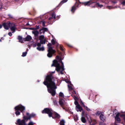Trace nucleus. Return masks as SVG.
<instances>
[{
    "label": "nucleus",
    "instance_id": "obj_1",
    "mask_svg": "<svg viewBox=\"0 0 125 125\" xmlns=\"http://www.w3.org/2000/svg\"><path fill=\"white\" fill-rule=\"evenodd\" d=\"M56 80L52 74H50L46 76L43 83V84L47 86L48 92L50 93L52 96H55L56 93L55 89L57 87L55 82Z\"/></svg>",
    "mask_w": 125,
    "mask_h": 125
},
{
    "label": "nucleus",
    "instance_id": "obj_2",
    "mask_svg": "<svg viewBox=\"0 0 125 125\" xmlns=\"http://www.w3.org/2000/svg\"><path fill=\"white\" fill-rule=\"evenodd\" d=\"M15 114L17 115H20V113L19 111L22 113L23 115V112L25 110V107L24 106L21 104L19 105L15 106Z\"/></svg>",
    "mask_w": 125,
    "mask_h": 125
},
{
    "label": "nucleus",
    "instance_id": "obj_3",
    "mask_svg": "<svg viewBox=\"0 0 125 125\" xmlns=\"http://www.w3.org/2000/svg\"><path fill=\"white\" fill-rule=\"evenodd\" d=\"M48 46V49L47 51L48 53L47 54V56L49 58L52 57L53 54L55 53L56 51L53 49L51 47V43H49L47 44Z\"/></svg>",
    "mask_w": 125,
    "mask_h": 125
},
{
    "label": "nucleus",
    "instance_id": "obj_4",
    "mask_svg": "<svg viewBox=\"0 0 125 125\" xmlns=\"http://www.w3.org/2000/svg\"><path fill=\"white\" fill-rule=\"evenodd\" d=\"M53 111L51 109L48 108H45L42 111V113L43 114H48L49 117L52 116L53 114Z\"/></svg>",
    "mask_w": 125,
    "mask_h": 125
},
{
    "label": "nucleus",
    "instance_id": "obj_5",
    "mask_svg": "<svg viewBox=\"0 0 125 125\" xmlns=\"http://www.w3.org/2000/svg\"><path fill=\"white\" fill-rule=\"evenodd\" d=\"M54 66L56 67V70L57 71L59 72L60 70L61 66H60V64L58 61L56 60L53 61V63L51 65V66Z\"/></svg>",
    "mask_w": 125,
    "mask_h": 125
},
{
    "label": "nucleus",
    "instance_id": "obj_6",
    "mask_svg": "<svg viewBox=\"0 0 125 125\" xmlns=\"http://www.w3.org/2000/svg\"><path fill=\"white\" fill-rule=\"evenodd\" d=\"M79 3L77 4V5H76V4L77 3V1H76L74 5L72 7L71 11L73 13H74L75 10H76V7H78V5L80 4H81L82 3V4H84L85 6H86V2H81L79 0Z\"/></svg>",
    "mask_w": 125,
    "mask_h": 125
},
{
    "label": "nucleus",
    "instance_id": "obj_7",
    "mask_svg": "<svg viewBox=\"0 0 125 125\" xmlns=\"http://www.w3.org/2000/svg\"><path fill=\"white\" fill-rule=\"evenodd\" d=\"M88 122L90 125H94L96 123V121H95L94 123L92 121V120L89 116L86 114V122Z\"/></svg>",
    "mask_w": 125,
    "mask_h": 125
},
{
    "label": "nucleus",
    "instance_id": "obj_8",
    "mask_svg": "<svg viewBox=\"0 0 125 125\" xmlns=\"http://www.w3.org/2000/svg\"><path fill=\"white\" fill-rule=\"evenodd\" d=\"M9 27L10 28L11 30L12 31V33H14L15 32L16 28L15 24L11 23Z\"/></svg>",
    "mask_w": 125,
    "mask_h": 125
},
{
    "label": "nucleus",
    "instance_id": "obj_9",
    "mask_svg": "<svg viewBox=\"0 0 125 125\" xmlns=\"http://www.w3.org/2000/svg\"><path fill=\"white\" fill-rule=\"evenodd\" d=\"M11 23L10 22L3 23H2V25L5 29L8 30L9 29V27H10Z\"/></svg>",
    "mask_w": 125,
    "mask_h": 125
},
{
    "label": "nucleus",
    "instance_id": "obj_10",
    "mask_svg": "<svg viewBox=\"0 0 125 125\" xmlns=\"http://www.w3.org/2000/svg\"><path fill=\"white\" fill-rule=\"evenodd\" d=\"M52 115L54 116V117L52 116L51 117L53 119L56 118L58 119H59L60 117V115L56 112H54L53 113Z\"/></svg>",
    "mask_w": 125,
    "mask_h": 125
},
{
    "label": "nucleus",
    "instance_id": "obj_11",
    "mask_svg": "<svg viewBox=\"0 0 125 125\" xmlns=\"http://www.w3.org/2000/svg\"><path fill=\"white\" fill-rule=\"evenodd\" d=\"M17 122V124L19 125H26L25 121L24 120H22L21 121L20 119H18Z\"/></svg>",
    "mask_w": 125,
    "mask_h": 125
},
{
    "label": "nucleus",
    "instance_id": "obj_12",
    "mask_svg": "<svg viewBox=\"0 0 125 125\" xmlns=\"http://www.w3.org/2000/svg\"><path fill=\"white\" fill-rule=\"evenodd\" d=\"M65 102V101L63 99H59V104L63 109H64V108L63 107V106L64 105Z\"/></svg>",
    "mask_w": 125,
    "mask_h": 125
},
{
    "label": "nucleus",
    "instance_id": "obj_13",
    "mask_svg": "<svg viewBox=\"0 0 125 125\" xmlns=\"http://www.w3.org/2000/svg\"><path fill=\"white\" fill-rule=\"evenodd\" d=\"M59 54L61 55V56H60V59L58 60H59V62L61 63V66H62L63 68V66H64L63 63L62 61V60H63V58L64 57H62V54L61 53H60Z\"/></svg>",
    "mask_w": 125,
    "mask_h": 125
},
{
    "label": "nucleus",
    "instance_id": "obj_14",
    "mask_svg": "<svg viewBox=\"0 0 125 125\" xmlns=\"http://www.w3.org/2000/svg\"><path fill=\"white\" fill-rule=\"evenodd\" d=\"M96 1V0H90L87 2H86V5L90 6L91 7V4L94 3Z\"/></svg>",
    "mask_w": 125,
    "mask_h": 125
},
{
    "label": "nucleus",
    "instance_id": "obj_15",
    "mask_svg": "<svg viewBox=\"0 0 125 125\" xmlns=\"http://www.w3.org/2000/svg\"><path fill=\"white\" fill-rule=\"evenodd\" d=\"M99 118L103 122L105 120L106 117L104 115V113L103 112L102 113V114L100 115Z\"/></svg>",
    "mask_w": 125,
    "mask_h": 125
},
{
    "label": "nucleus",
    "instance_id": "obj_16",
    "mask_svg": "<svg viewBox=\"0 0 125 125\" xmlns=\"http://www.w3.org/2000/svg\"><path fill=\"white\" fill-rule=\"evenodd\" d=\"M84 113L83 112H82V117L81 118V120L82 121L83 123H85L86 122V120L84 117L83 116Z\"/></svg>",
    "mask_w": 125,
    "mask_h": 125
},
{
    "label": "nucleus",
    "instance_id": "obj_17",
    "mask_svg": "<svg viewBox=\"0 0 125 125\" xmlns=\"http://www.w3.org/2000/svg\"><path fill=\"white\" fill-rule=\"evenodd\" d=\"M32 39L31 37L29 35H27L25 39V41H30Z\"/></svg>",
    "mask_w": 125,
    "mask_h": 125
},
{
    "label": "nucleus",
    "instance_id": "obj_18",
    "mask_svg": "<svg viewBox=\"0 0 125 125\" xmlns=\"http://www.w3.org/2000/svg\"><path fill=\"white\" fill-rule=\"evenodd\" d=\"M76 110L77 112L79 111L81 112L83 110L82 108L80 106V105H78L77 106H76Z\"/></svg>",
    "mask_w": 125,
    "mask_h": 125
},
{
    "label": "nucleus",
    "instance_id": "obj_19",
    "mask_svg": "<svg viewBox=\"0 0 125 125\" xmlns=\"http://www.w3.org/2000/svg\"><path fill=\"white\" fill-rule=\"evenodd\" d=\"M32 34L34 35V37H38L39 32L37 31H32Z\"/></svg>",
    "mask_w": 125,
    "mask_h": 125
},
{
    "label": "nucleus",
    "instance_id": "obj_20",
    "mask_svg": "<svg viewBox=\"0 0 125 125\" xmlns=\"http://www.w3.org/2000/svg\"><path fill=\"white\" fill-rule=\"evenodd\" d=\"M42 31V33L43 34H44L45 31H48V29L46 28L42 27L41 29L39 30V31Z\"/></svg>",
    "mask_w": 125,
    "mask_h": 125
},
{
    "label": "nucleus",
    "instance_id": "obj_21",
    "mask_svg": "<svg viewBox=\"0 0 125 125\" xmlns=\"http://www.w3.org/2000/svg\"><path fill=\"white\" fill-rule=\"evenodd\" d=\"M103 6V5H102L98 3H97L95 4H94V6H92L93 7H100V8H101Z\"/></svg>",
    "mask_w": 125,
    "mask_h": 125
},
{
    "label": "nucleus",
    "instance_id": "obj_22",
    "mask_svg": "<svg viewBox=\"0 0 125 125\" xmlns=\"http://www.w3.org/2000/svg\"><path fill=\"white\" fill-rule=\"evenodd\" d=\"M36 115V114H35L32 113L29 116V120H30L31 118L34 117Z\"/></svg>",
    "mask_w": 125,
    "mask_h": 125
},
{
    "label": "nucleus",
    "instance_id": "obj_23",
    "mask_svg": "<svg viewBox=\"0 0 125 125\" xmlns=\"http://www.w3.org/2000/svg\"><path fill=\"white\" fill-rule=\"evenodd\" d=\"M18 39L19 40V41L22 43L23 42V39L22 37L20 36H19L18 37Z\"/></svg>",
    "mask_w": 125,
    "mask_h": 125
},
{
    "label": "nucleus",
    "instance_id": "obj_24",
    "mask_svg": "<svg viewBox=\"0 0 125 125\" xmlns=\"http://www.w3.org/2000/svg\"><path fill=\"white\" fill-rule=\"evenodd\" d=\"M37 49L39 51H43L44 50V48L43 47H37Z\"/></svg>",
    "mask_w": 125,
    "mask_h": 125
},
{
    "label": "nucleus",
    "instance_id": "obj_25",
    "mask_svg": "<svg viewBox=\"0 0 125 125\" xmlns=\"http://www.w3.org/2000/svg\"><path fill=\"white\" fill-rule=\"evenodd\" d=\"M103 112H101L100 111H98L97 112L95 113V115L97 116H98L99 115H100Z\"/></svg>",
    "mask_w": 125,
    "mask_h": 125
},
{
    "label": "nucleus",
    "instance_id": "obj_26",
    "mask_svg": "<svg viewBox=\"0 0 125 125\" xmlns=\"http://www.w3.org/2000/svg\"><path fill=\"white\" fill-rule=\"evenodd\" d=\"M92 94H91V95H90V97H89V99H92L93 98H96V96H97L96 95H93L92 96Z\"/></svg>",
    "mask_w": 125,
    "mask_h": 125
},
{
    "label": "nucleus",
    "instance_id": "obj_27",
    "mask_svg": "<svg viewBox=\"0 0 125 125\" xmlns=\"http://www.w3.org/2000/svg\"><path fill=\"white\" fill-rule=\"evenodd\" d=\"M40 42L42 44H45L46 42V40L45 39L40 40Z\"/></svg>",
    "mask_w": 125,
    "mask_h": 125
},
{
    "label": "nucleus",
    "instance_id": "obj_28",
    "mask_svg": "<svg viewBox=\"0 0 125 125\" xmlns=\"http://www.w3.org/2000/svg\"><path fill=\"white\" fill-rule=\"evenodd\" d=\"M117 7L116 6L114 7H113L112 6H108L107 7V8L108 9H113L114 8H117Z\"/></svg>",
    "mask_w": 125,
    "mask_h": 125
},
{
    "label": "nucleus",
    "instance_id": "obj_29",
    "mask_svg": "<svg viewBox=\"0 0 125 125\" xmlns=\"http://www.w3.org/2000/svg\"><path fill=\"white\" fill-rule=\"evenodd\" d=\"M64 66H63V68L62 66H61V67H60V69H61L62 70L61 71H60V73L61 74H63V71L64 70Z\"/></svg>",
    "mask_w": 125,
    "mask_h": 125
},
{
    "label": "nucleus",
    "instance_id": "obj_30",
    "mask_svg": "<svg viewBox=\"0 0 125 125\" xmlns=\"http://www.w3.org/2000/svg\"><path fill=\"white\" fill-rule=\"evenodd\" d=\"M44 35H40L39 36V40H43L44 39Z\"/></svg>",
    "mask_w": 125,
    "mask_h": 125
},
{
    "label": "nucleus",
    "instance_id": "obj_31",
    "mask_svg": "<svg viewBox=\"0 0 125 125\" xmlns=\"http://www.w3.org/2000/svg\"><path fill=\"white\" fill-rule=\"evenodd\" d=\"M65 121L63 120H62L60 122V125H65L64 124Z\"/></svg>",
    "mask_w": 125,
    "mask_h": 125
},
{
    "label": "nucleus",
    "instance_id": "obj_32",
    "mask_svg": "<svg viewBox=\"0 0 125 125\" xmlns=\"http://www.w3.org/2000/svg\"><path fill=\"white\" fill-rule=\"evenodd\" d=\"M80 103L82 107H85V105H84V103H83V102L82 101V100H80Z\"/></svg>",
    "mask_w": 125,
    "mask_h": 125
},
{
    "label": "nucleus",
    "instance_id": "obj_33",
    "mask_svg": "<svg viewBox=\"0 0 125 125\" xmlns=\"http://www.w3.org/2000/svg\"><path fill=\"white\" fill-rule=\"evenodd\" d=\"M115 120L116 121L120 122L121 121L120 118L119 117H115Z\"/></svg>",
    "mask_w": 125,
    "mask_h": 125
},
{
    "label": "nucleus",
    "instance_id": "obj_34",
    "mask_svg": "<svg viewBox=\"0 0 125 125\" xmlns=\"http://www.w3.org/2000/svg\"><path fill=\"white\" fill-rule=\"evenodd\" d=\"M59 96L62 98L64 97V96L63 93L60 92L59 93Z\"/></svg>",
    "mask_w": 125,
    "mask_h": 125
},
{
    "label": "nucleus",
    "instance_id": "obj_35",
    "mask_svg": "<svg viewBox=\"0 0 125 125\" xmlns=\"http://www.w3.org/2000/svg\"><path fill=\"white\" fill-rule=\"evenodd\" d=\"M60 50L62 51V52L64 51V49L63 48V46L61 45H60Z\"/></svg>",
    "mask_w": 125,
    "mask_h": 125
},
{
    "label": "nucleus",
    "instance_id": "obj_36",
    "mask_svg": "<svg viewBox=\"0 0 125 125\" xmlns=\"http://www.w3.org/2000/svg\"><path fill=\"white\" fill-rule=\"evenodd\" d=\"M68 0H62L60 3V4L61 5L63 4V3L66 2Z\"/></svg>",
    "mask_w": 125,
    "mask_h": 125
},
{
    "label": "nucleus",
    "instance_id": "obj_37",
    "mask_svg": "<svg viewBox=\"0 0 125 125\" xmlns=\"http://www.w3.org/2000/svg\"><path fill=\"white\" fill-rule=\"evenodd\" d=\"M29 116L28 117H26L25 116H23V118L24 119L23 120H24V121H25V120H29Z\"/></svg>",
    "mask_w": 125,
    "mask_h": 125
},
{
    "label": "nucleus",
    "instance_id": "obj_38",
    "mask_svg": "<svg viewBox=\"0 0 125 125\" xmlns=\"http://www.w3.org/2000/svg\"><path fill=\"white\" fill-rule=\"evenodd\" d=\"M121 117H122L125 121V115L124 114H121L120 115Z\"/></svg>",
    "mask_w": 125,
    "mask_h": 125
},
{
    "label": "nucleus",
    "instance_id": "obj_39",
    "mask_svg": "<svg viewBox=\"0 0 125 125\" xmlns=\"http://www.w3.org/2000/svg\"><path fill=\"white\" fill-rule=\"evenodd\" d=\"M92 109H90V108H88L86 106V111L88 112H91L92 111Z\"/></svg>",
    "mask_w": 125,
    "mask_h": 125
},
{
    "label": "nucleus",
    "instance_id": "obj_40",
    "mask_svg": "<svg viewBox=\"0 0 125 125\" xmlns=\"http://www.w3.org/2000/svg\"><path fill=\"white\" fill-rule=\"evenodd\" d=\"M27 53V52H23L22 56L23 57L25 56L26 55Z\"/></svg>",
    "mask_w": 125,
    "mask_h": 125
},
{
    "label": "nucleus",
    "instance_id": "obj_41",
    "mask_svg": "<svg viewBox=\"0 0 125 125\" xmlns=\"http://www.w3.org/2000/svg\"><path fill=\"white\" fill-rule=\"evenodd\" d=\"M72 95L75 100H78V98L76 96L73 95Z\"/></svg>",
    "mask_w": 125,
    "mask_h": 125
},
{
    "label": "nucleus",
    "instance_id": "obj_42",
    "mask_svg": "<svg viewBox=\"0 0 125 125\" xmlns=\"http://www.w3.org/2000/svg\"><path fill=\"white\" fill-rule=\"evenodd\" d=\"M51 17L52 19H53V18L55 19V17H56V15H55V14L53 13L52 14V15Z\"/></svg>",
    "mask_w": 125,
    "mask_h": 125
},
{
    "label": "nucleus",
    "instance_id": "obj_43",
    "mask_svg": "<svg viewBox=\"0 0 125 125\" xmlns=\"http://www.w3.org/2000/svg\"><path fill=\"white\" fill-rule=\"evenodd\" d=\"M74 103L75 105H76V106H77V105H79V104L78 103V102L76 101V100H75V101Z\"/></svg>",
    "mask_w": 125,
    "mask_h": 125
},
{
    "label": "nucleus",
    "instance_id": "obj_44",
    "mask_svg": "<svg viewBox=\"0 0 125 125\" xmlns=\"http://www.w3.org/2000/svg\"><path fill=\"white\" fill-rule=\"evenodd\" d=\"M68 87L69 89L70 90H72L73 89V88L71 86L68 85Z\"/></svg>",
    "mask_w": 125,
    "mask_h": 125
},
{
    "label": "nucleus",
    "instance_id": "obj_45",
    "mask_svg": "<svg viewBox=\"0 0 125 125\" xmlns=\"http://www.w3.org/2000/svg\"><path fill=\"white\" fill-rule=\"evenodd\" d=\"M53 102L54 103V105H57V102L56 100H55L53 101Z\"/></svg>",
    "mask_w": 125,
    "mask_h": 125
},
{
    "label": "nucleus",
    "instance_id": "obj_46",
    "mask_svg": "<svg viewBox=\"0 0 125 125\" xmlns=\"http://www.w3.org/2000/svg\"><path fill=\"white\" fill-rule=\"evenodd\" d=\"M51 42L52 44L54 45L55 44V41L53 39H52L51 40Z\"/></svg>",
    "mask_w": 125,
    "mask_h": 125
},
{
    "label": "nucleus",
    "instance_id": "obj_47",
    "mask_svg": "<svg viewBox=\"0 0 125 125\" xmlns=\"http://www.w3.org/2000/svg\"><path fill=\"white\" fill-rule=\"evenodd\" d=\"M39 28V25L38 26L36 25L35 26V30H38Z\"/></svg>",
    "mask_w": 125,
    "mask_h": 125
},
{
    "label": "nucleus",
    "instance_id": "obj_48",
    "mask_svg": "<svg viewBox=\"0 0 125 125\" xmlns=\"http://www.w3.org/2000/svg\"><path fill=\"white\" fill-rule=\"evenodd\" d=\"M121 4L123 6H125V1H124L121 2Z\"/></svg>",
    "mask_w": 125,
    "mask_h": 125
},
{
    "label": "nucleus",
    "instance_id": "obj_49",
    "mask_svg": "<svg viewBox=\"0 0 125 125\" xmlns=\"http://www.w3.org/2000/svg\"><path fill=\"white\" fill-rule=\"evenodd\" d=\"M99 125H105V124L103 122H100L99 124Z\"/></svg>",
    "mask_w": 125,
    "mask_h": 125
},
{
    "label": "nucleus",
    "instance_id": "obj_50",
    "mask_svg": "<svg viewBox=\"0 0 125 125\" xmlns=\"http://www.w3.org/2000/svg\"><path fill=\"white\" fill-rule=\"evenodd\" d=\"M41 22H42V25L44 27L45 26V25L44 21H41Z\"/></svg>",
    "mask_w": 125,
    "mask_h": 125
},
{
    "label": "nucleus",
    "instance_id": "obj_51",
    "mask_svg": "<svg viewBox=\"0 0 125 125\" xmlns=\"http://www.w3.org/2000/svg\"><path fill=\"white\" fill-rule=\"evenodd\" d=\"M111 2L114 4H115L117 3V0L112 1H111Z\"/></svg>",
    "mask_w": 125,
    "mask_h": 125
},
{
    "label": "nucleus",
    "instance_id": "obj_52",
    "mask_svg": "<svg viewBox=\"0 0 125 125\" xmlns=\"http://www.w3.org/2000/svg\"><path fill=\"white\" fill-rule=\"evenodd\" d=\"M41 44H42L40 42H38L37 43V46L38 47H39L41 46Z\"/></svg>",
    "mask_w": 125,
    "mask_h": 125
},
{
    "label": "nucleus",
    "instance_id": "obj_53",
    "mask_svg": "<svg viewBox=\"0 0 125 125\" xmlns=\"http://www.w3.org/2000/svg\"><path fill=\"white\" fill-rule=\"evenodd\" d=\"M8 16H9V17L10 18H12L13 17L10 14H9L8 15Z\"/></svg>",
    "mask_w": 125,
    "mask_h": 125
},
{
    "label": "nucleus",
    "instance_id": "obj_54",
    "mask_svg": "<svg viewBox=\"0 0 125 125\" xmlns=\"http://www.w3.org/2000/svg\"><path fill=\"white\" fill-rule=\"evenodd\" d=\"M60 58V57L59 56L57 55L56 57V58L57 60H59Z\"/></svg>",
    "mask_w": 125,
    "mask_h": 125
},
{
    "label": "nucleus",
    "instance_id": "obj_55",
    "mask_svg": "<svg viewBox=\"0 0 125 125\" xmlns=\"http://www.w3.org/2000/svg\"><path fill=\"white\" fill-rule=\"evenodd\" d=\"M37 46V43H35L33 45V47H36Z\"/></svg>",
    "mask_w": 125,
    "mask_h": 125
},
{
    "label": "nucleus",
    "instance_id": "obj_56",
    "mask_svg": "<svg viewBox=\"0 0 125 125\" xmlns=\"http://www.w3.org/2000/svg\"><path fill=\"white\" fill-rule=\"evenodd\" d=\"M29 29L31 30H35V28H29Z\"/></svg>",
    "mask_w": 125,
    "mask_h": 125
},
{
    "label": "nucleus",
    "instance_id": "obj_57",
    "mask_svg": "<svg viewBox=\"0 0 125 125\" xmlns=\"http://www.w3.org/2000/svg\"><path fill=\"white\" fill-rule=\"evenodd\" d=\"M119 114L118 113H117V114H116L115 117H119Z\"/></svg>",
    "mask_w": 125,
    "mask_h": 125
},
{
    "label": "nucleus",
    "instance_id": "obj_58",
    "mask_svg": "<svg viewBox=\"0 0 125 125\" xmlns=\"http://www.w3.org/2000/svg\"><path fill=\"white\" fill-rule=\"evenodd\" d=\"M8 34L9 35V36H11L12 35V34L11 32H9L8 33Z\"/></svg>",
    "mask_w": 125,
    "mask_h": 125
},
{
    "label": "nucleus",
    "instance_id": "obj_59",
    "mask_svg": "<svg viewBox=\"0 0 125 125\" xmlns=\"http://www.w3.org/2000/svg\"><path fill=\"white\" fill-rule=\"evenodd\" d=\"M73 94H77V93H76V92L74 90H73Z\"/></svg>",
    "mask_w": 125,
    "mask_h": 125
},
{
    "label": "nucleus",
    "instance_id": "obj_60",
    "mask_svg": "<svg viewBox=\"0 0 125 125\" xmlns=\"http://www.w3.org/2000/svg\"><path fill=\"white\" fill-rule=\"evenodd\" d=\"M59 44L58 43L56 45V47L57 48L58 47Z\"/></svg>",
    "mask_w": 125,
    "mask_h": 125
},
{
    "label": "nucleus",
    "instance_id": "obj_61",
    "mask_svg": "<svg viewBox=\"0 0 125 125\" xmlns=\"http://www.w3.org/2000/svg\"><path fill=\"white\" fill-rule=\"evenodd\" d=\"M26 115H27L28 116V117L30 115L29 113H28V112L26 113Z\"/></svg>",
    "mask_w": 125,
    "mask_h": 125
},
{
    "label": "nucleus",
    "instance_id": "obj_62",
    "mask_svg": "<svg viewBox=\"0 0 125 125\" xmlns=\"http://www.w3.org/2000/svg\"><path fill=\"white\" fill-rule=\"evenodd\" d=\"M40 31V34H41L42 33V31Z\"/></svg>",
    "mask_w": 125,
    "mask_h": 125
},
{
    "label": "nucleus",
    "instance_id": "obj_63",
    "mask_svg": "<svg viewBox=\"0 0 125 125\" xmlns=\"http://www.w3.org/2000/svg\"><path fill=\"white\" fill-rule=\"evenodd\" d=\"M52 18L51 17H50L48 19V20H51Z\"/></svg>",
    "mask_w": 125,
    "mask_h": 125
},
{
    "label": "nucleus",
    "instance_id": "obj_64",
    "mask_svg": "<svg viewBox=\"0 0 125 125\" xmlns=\"http://www.w3.org/2000/svg\"><path fill=\"white\" fill-rule=\"evenodd\" d=\"M31 124V125H33V124H32V123L31 122H30V123L29 124V125H30V124Z\"/></svg>",
    "mask_w": 125,
    "mask_h": 125
}]
</instances>
